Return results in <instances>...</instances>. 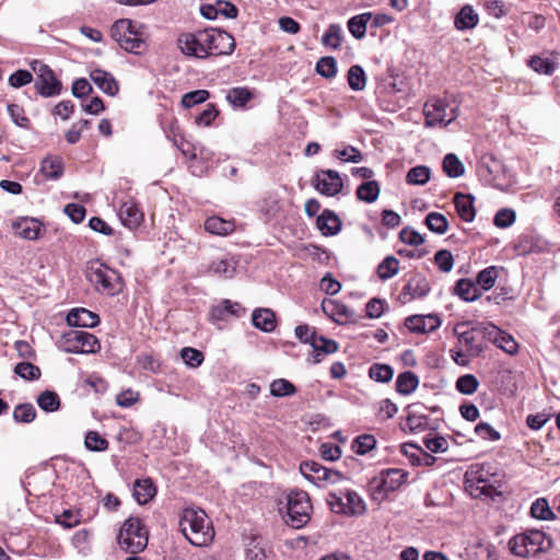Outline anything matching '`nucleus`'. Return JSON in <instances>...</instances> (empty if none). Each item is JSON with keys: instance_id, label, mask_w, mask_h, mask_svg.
I'll list each match as a JSON object with an SVG mask.
<instances>
[{"instance_id": "obj_3", "label": "nucleus", "mask_w": 560, "mask_h": 560, "mask_svg": "<svg viewBox=\"0 0 560 560\" xmlns=\"http://www.w3.org/2000/svg\"><path fill=\"white\" fill-rule=\"evenodd\" d=\"M112 37L128 52L142 54L147 50V27L130 19L116 21L110 28Z\"/></svg>"}, {"instance_id": "obj_54", "label": "nucleus", "mask_w": 560, "mask_h": 560, "mask_svg": "<svg viewBox=\"0 0 560 560\" xmlns=\"http://www.w3.org/2000/svg\"><path fill=\"white\" fill-rule=\"evenodd\" d=\"M372 380L381 383H387L393 378L394 371L387 364H373L369 370Z\"/></svg>"}, {"instance_id": "obj_19", "label": "nucleus", "mask_w": 560, "mask_h": 560, "mask_svg": "<svg viewBox=\"0 0 560 560\" xmlns=\"http://www.w3.org/2000/svg\"><path fill=\"white\" fill-rule=\"evenodd\" d=\"M465 487L466 490L472 497H480L482 494L490 495L491 487L488 486L487 481L479 476V471L469 468L465 474Z\"/></svg>"}, {"instance_id": "obj_21", "label": "nucleus", "mask_w": 560, "mask_h": 560, "mask_svg": "<svg viewBox=\"0 0 560 560\" xmlns=\"http://www.w3.org/2000/svg\"><path fill=\"white\" fill-rule=\"evenodd\" d=\"M67 322L70 326L92 328L98 324L100 317L86 308H75L67 315Z\"/></svg>"}, {"instance_id": "obj_10", "label": "nucleus", "mask_w": 560, "mask_h": 560, "mask_svg": "<svg viewBox=\"0 0 560 560\" xmlns=\"http://www.w3.org/2000/svg\"><path fill=\"white\" fill-rule=\"evenodd\" d=\"M33 72L36 74L35 89L44 97L59 95L61 92V82L55 77L52 70L42 61L34 60L31 63Z\"/></svg>"}, {"instance_id": "obj_36", "label": "nucleus", "mask_w": 560, "mask_h": 560, "mask_svg": "<svg viewBox=\"0 0 560 560\" xmlns=\"http://www.w3.org/2000/svg\"><path fill=\"white\" fill-rule=\"evenodd\" d=\"M380 191L378 183L375 180H369L357 188V197L361 201L371 203L378 198Z\"/></svg>"}, {"instance_id": "obj_1", "label": "nucleus", "mask_w": 560, "mask_h": 560, "mask_svg": "<svg viewBox=\"0 0 560 560\" xmlns=\"http://www.w3.org/2000/svg\"><path fill=\"white\" fill-rule=\"evenodd\" d=\"M177 47L187 57L206 59L211 56L231 55L235 48V39L225 31L206 28L182 34L177 38Z\"/></svg>"}, {"instance_id": "obj_63", "label": "nucleus", "mask_w": 560, "mask_h": 560, "mask_svg": "<svg viewBox=\"0 0 560 560\" xmlns=\"http://www.w3.org/2000/svg\"><path fill=\"white\" fill-rule=\"evenodd\" d=\"M427 425L428 421L424 416L409 413L405 421L404 429L410 432H421L425 430Z\"/></svg>"}, {"instance_id": "obj_51", "label": "nucleus", "mask_w": 560, "mask_h": 560, "mask_svg": "<svg viewBox=\"0 0 560 560\" xmlns=\"http://www.w3.org/2000/svg\"><path fill=\"white\" fill-rule=\"evenodd\" d=\"M398 411V407L390 399H382L376 405L375 416L380 421H386L393 418Z\"/></svg>"}, {"instance_id": "obj_28", "label": "nucleus", "mask_w": 560, "mask_h": 560, "mask_svg": "<svg viewBox=\"0 0 560 560\" xmlns=\"http://www.w3.org/2000/svg\"><path fill=\"white\" fill-rule=\"evenodd\" d=\"M340 220L331 211L325 210L317 218L316 225L323 235H335L340 230Z\"/></svg>"}, {"instance_id": "obj_2", "label": "nucleus", "mask_w": 560, "mask_h": 560, "mask_svg": "<svg viewBox=\"0 0 560 560\" xmlns=\"http://www.w3.org/2000/svg\"><path fill=\"white\" fill-rule=\"evenodd\" d=\"M180 532L194 546H208L214 538L211 522L201 509L186 508L179 516Z\"/></svg>"}, {"instance_id": "obj_13", "label": "nucleus", "mask_w": 560, "mask_h": 560, "mask_svg": "<svg viewBox=\"0 0 560 560\" xmlns=\"http://www.w3.org/2000/svg\"><path fill=\"white\" fill-rule=\"evenodd\" d=\"M101 346L95 336L81 330H72L66 336V351L72 353H95Z\"/></svg>"}, {"instance_id": "obj_11", "label": "nucleus", "mask_w": 560, "mask_h": 560, "mask_svg": "<svg viewBox=\"0 0 560 560\" xmlns=\"http://www.w3.org/2000/svg\"><path fill=\"white\" fill-rule=\"evenodd\" d=\"M454 335L457 337L458 346L466 349L470 357H478L483 348L478 341L477 336L483 335L482 327H470V322H460L454 326Z\"/></svg>"}, {"instance_id": "obj_45", "label": "nucleus", "mask_w": 560, "mask_h": 560, "mask_svg": "<svg viewBox=\"0 0 560 560\" xmlns=\"http://www.w3.org/2000/svg\"><path fill=\"white\" fill-rule=\"evenodd\" d=\"M342 42V28L338 24H330L322 37V44L326 47L338 49Z\"/></svg>"}, {"instance_id": "obj_41", "label": "nucleus", "mask_w": 560, "mask_h": 560, "mask_svg": "<svg viewBox=\"0 0 560 560\" xmlns=\"http://www.w3.org/2000/svg\"><path fill=\"white\" fill-rule=\"evenodd\" d=\"M428 229L436 234H445L448 229L446 217L439 212H430L424 220Z\"/></svg>"}, {"instance_id": "obj_64", "label": "nucleus", "mask_w": 560, "mask_h": 560, "mask_svg": "<svg viewBox=\"0 0 560 560\" xmlns=\"http://www.w3.org/2000/svg\"><path fill=\"white\" fill-rule=\"evenodd\" d=\"M56 522L66 528H72L81 523V514L72 510H65L56 516Z\"/></svg>"}, {"instance_id": "obj_58", "label": "nucleus", "mask_w": 560, "mask_h": 560, "mask_svg": "<svg viewBox=\"0 0 560 560\" xmlns=\"http://www.w3.org/2000/svg\"><path fill=\"white\" fill-rule=\"evenodd\" d=\"M14 372L16 375L27 381L37 380L40 376L39 368L30 362H21L16 364Z\"/></svg>"}, {"instance_id": "obj_24", "label": "nucleus", "mask_w": 560, "mask_h": 560, "mask_svg": "<svg viewBox=\"0 0 560 560\" xmlns=\"http://www.w3.org/2000/svg\"><path fill=\"white\" fill-rule=\"evenodd\" d=\"M310 345L312 346L315 355L314 362H320L322 354H331L338 350V345L335 340L324 338L322 336L312 335Z\"/></svg>"}, {"instance_id": "obj_62", "label": "nucleus", "mask_w": 560, "mask_h": 560, "mask_svg": "<svg viewBox=\"0 0 560 560\" xmlns=\"http://www.w3.org/2000/svg\"><path fill=\"white\" fill-rule=\"evenodd\" d=\"M434 262L442 272H450L454 267V258L450 250L441 249L434 255Z\"/></svg>"}, {"instance_id": "obj_55", "label": "nucleus", "mask_w": 560, "mask_h": 560, "mask_svg": "<svg viewBox=\"0 0 560 560\" xmlns=\"http://www.w3.org/2000/svg\"><path fill=\"white\" fill-rule=\"evenodd\" d=\"M376 445V440L371 434L358 436L352 443V450L355 454L364 455L372 451Z\"/></svg>"}, {"instance_id": "obj_56", "label": "nucleus", "mask_w": 560, "mask_h": 560, "mask_svg": "<svg viewBox=\"0 0 560 560\" xmlns=\"http://www.w3.org/2000/svg\"><path fill=\"white\" fill-rule=\"evenodd\" d=\"M316 71L319 75L331 79L337 73V63L334 57H322L316 63Z\"/></svg>"}, {"instance_id": "obj_8", "label": "nucleus", "mask_w": 560, "mask_h": 560, "mask_svg": "<svg viewBox=\"0 0 560 560\" xmlns=\"http://www.w3.org/2000/svg\"><path fill=\"white\" fill-rule=\"evenodd\" d=\"M287 510L291 526L300 528L305 525L312 511L308 494L305 491H291L288 494Z\"/></svg>"}, {"instance_id": "obj_49", "label": "nucleus", "mask_w": 560, "mask_h": 560, "mask_svg": "<svg viewBox=\"0 0 560 560\" xmlns=\"http://www.w3.org/2000/svg\"><path fill=\"white\" fill-rule=\"evenodd\" d=\"M295 386L284 378H278L270 384V394L275 397H284L295 394Z\"/></svg>"}, {"instance_id": "obj_59", "label": "nucleus", "mask_w": 560, "mask_h": 560, "mask_svg": "<svg viewBox=\"0 0 560 560\" xmlns=\"http://www.w3.org/2000/svg\"><path fill=\"white\" fill-rule=\"evenodd\" d=\"M210 96L207 90H196L188 92L182 97V105L186 108L192 107L197 104L206 102Z\"/></svg>"}, {"instance_id": "obj_60", "label": "nucleus", "mask_w": 560, "mask_h": 560, "mask_svg": "<svg viewBox=\"0 0 560 560\" xmlns=\"http://www.w3.org/2000/svg\"><path fill=\"white\" fill-rule=\"evenodd\" d=\"M399 240L407 245L416 247L424 243V236L410 226H406L399 232Z\"/></svg>"}, {"instance_id": "obj_16", "label": "nucleus", "mask_w": 560, "mask_h": 560, "mask_svg": "<svg viewBox=\"0 0 560 560\" xmlns=\"http://www.w3.org/2000/svg\"><path fill=\"white\" fill-rule=\"evenodd\" d=\"M527 66L538 74L552 75L558 68L555 52L534 55L527 60Z\"/></svg>"}, {"instance_id": "obj_14", "label": "nucleus", "mask_w": 560, "mask_h": 560, "mask_svg": "<svg viewBox=\"0 0 560 560\" xmlns=\"http://www.w3.org/2000/svg\"><path fill=\"white\" fill-rule=\"evenodd\" d=\"M483 337L490 342L494 343L497 347L502 349L509 354H514L518 350V343L514 340V338L499 329L497 326L492 324H487L482 326Z\"/></svg>"}, {"instance_id": "obj_35", "label": "nucleus", "mask_w": 560, "mask_h": 560, "mask_svg": "<svg viewBox=\"0 0 560 560\" xmlns=\"http://www.w3.org/2000/svg\"><path fill=\"white\" fill-rule=\"evenodd\" d=\"M419 380L412 372H404L396 380V390L401 395H409L418 387Z\"/></svg>"}, {"instance_id": "obj_23", "label": "nucleus", "mask_w": 560, "mask_h": 560, "mask_svg": "<svg viewBox=\"0 0 560 560\" xmlns=\"http://www.w3.org/2000/svg\"><path fill=\"white\" fill-rule=\"evenodd\" d=\"M454 205L462 220L471 222L475 219L474 198L470 195L457 192L454 196Z\"/></svg>"}, {"instance_id": "obj_17", "label": "nucleus", "mask_w": 560, "mask_h": 560, "mask_svg": "<svg viewBox=\"0 0 560 560\" xmlns=\"http://www.w3.org/2000/svg\"><path fill=\"white\" fill-rule=\"evenodd\" d=\"M236 267L237 260L233 256L224 254L212 259L209 271L218 277L231 279L236 272Z\"/></svg>"}, {"instance_id": "obj_25", "label": "nucleus", "mask_w": 560, "mask_h": 560, "mask_svg": "<svg viewBox=\"0 0 560 560\" xmlns=\"http://www.w3.org/2000/svg\"><path fill=\"white\" fill-rule=\"evenodd\" d=\"M253 325L266 332L276 328V315L269 308L255 310L252 315Z\"/></svg>"}, {"instance_id": "obj_30", "label": "nucleus", "mask_w": 560, "mask_h": 560, "mask_svg": "<svg viewBox=\"0 0 560 560\" xmlns=\"http://www.w3.org/2000/svg\"><path fill=\"white\" fill-rule=\"evenodd\" d=\"M234 223L232 221L224 220L219 217L208 218L205 222V229L207 232L224 236L234 231Z\"/></svg>"}, {"instance_id": "obj_31", "label": "nucleus", "mask_w": 560, "mask_h": 560, "mask_svg": "<svg viewBox=\"0 0 560 560\" xmlns=\"http://www.w3.org/2000/svg\"><path fill=\"white\" fill-rule=\"evenodd\" d=\"M133 490L135 498L139 504L148 503L154 498L156 493L155 486L150 479L137 480Z\"/></svg>"}, {"instance_id": "obj_9", "label": "nucleus", "mask_w": 560, "mask_h": 560, "mask_svg": "<svg viewBox=\"0 0 560 560\" xmlns=\"http://www.w3.org/2000/svg\"><path fill=\"white\" fill-rule=\"evenodd\" d=\"M300 471L308 481L320 488H327L343 480L342 474L324 467L316 462L302 463Z\"/></svg>"}, {"instance_id": "obj_40", "label": "nucleus", "mask_w": 560, "mask_h": 560, "mask_svg": "<svg viewBox=\"0 0 560 560\" xmlns=\"http://www.w3.org/2000/svg\"><path fill=\"white\" fill-rule=\"evenodd\" d=\"M253 97L247 88H233L228 91L226 100L234 107H244Z\"/></svg>"}, {"instance_id": "obj_38", "label": "nucleus", "mask_w": 560, "mask_h": 560, "mask_svg": "<svg viewBox=\"0 0 560 560\" xmlns=\"http://www.w3.org/2000/svg\"><path fill=\"white\" fill-rule=\"evenodd\" d=\"M346 500V515H362L365 513V503L355 491L348 490Z\"/></svg>"}, {"instance_id": "obj_44", "label": "nucleus", "mask_w": 560, "mask_h": 560, "mask_svg": "<svg viewBox=\"0 0 560 560\" xmlns=\"http://www.w3.org/2000/svg\"><path fill=\"white\" fill-rule=\"evenodd\" d=\"M431 177V171L425 165L410 168L406 175V182L410 185H424Z\"/></svg>"}, {"instance_id": "obj_48", "label": "nucleus", "mask_w": 560, "mask_h": 560, "mask_svg": "<svg viewBox=\"0 0 560 560\" xmlns=\"http://www.w3.org/2000/svg\"><path fill=\"white\" fill-rule=\"evenodd\" d=\"M180 358L190 369L200 366L205 360L203 353L201 351L190 347H185L180 350Z\"/></svg>"}, {"instance_id": "obj_5", "label": "nucleus", "mask_w": 560, "mask_h": 560, "mask_svg": "<svg viewBox=\"0 0 560 560\" xmlns=\"http://www.w3.org/2000/svg\"><path fill=\"white\" fill-rule=\"evenodd\" d=\"M118 544L130 553L144 550L148 545V532L139 518L130 517L124 523L119 530Z\"/></svg>"}, {"instance_id": "obj_20", "label": "nucleus", "mask_w": 560, "mask_h": 560, "mask_svg": "<svg viewBox=\"0 0 560 560\" xmlns=\"http://www.w3.org/2000/svg\"><path fill=\"white\" fill-rule=\"evenodd\" d=\"M430 291V284L422 275H413L402 289L401 295L408 296L409 300L425 296Z\"/></svg>"}, {"instance_id": "obj_6", "label": "nucleus", "mask_w": 560, "mask_h": 560, "mask_svg": "<svg viewBox=\"0 0 560 560\" xmlns=\"http://www.w3.org/2000/svg\"><path fill=\"white\" fill-rule=\"evenodd\" d=\"M425 125L429 127L447 126L458 116V106L452 104L447 98H430L423 108Z\"/></svg>"}, {"instance_id": "obj_39", "label": "nucleus", "mask_w": 560, "mask_h": 560, "mask_svg": "<svg viewBox=\"0 0 560 560\" xmlns=\"http://www.w3.org/2000/svg\"><path fill=\"white\" fill-rule=\"evenodd\" d=\"M376 272L381 280H387L393 278L399 272V260L394 256H387L377 266Z\"/></svg>"}, {"instance_id": "obj_33", "label": "nucleus", "mask_w": 560, "mask_h": 560, "mask_svg": "<svg viewBox=\"0 0 560 560\" xmlns=\"http://www.w3.org/2000/svg\"><path fill=\"white\" fill-rule=\"evenodd\" d=\"M455 293L467 302L476 301L480 296L478 287L470 280L460 279L455 285Z\"/></svg>"}, {"instance_id": "obj_7", "label": "nucleus", "mask_w": 560, "mask_h": 560, "mask_svg": "<svg viewBox=\"0 0 560 560\" xmlns=\"http://www.w3.org/2000/svg\"><path fill=\"white\" fill-rule=\"evenodd\" d=\"M406 480V474L401 469L390 468L381 471L371 481L372 499L382 502L387 495L397 490Z\"/></svg>"}, {"instance_id": "obj_42", "label": "nucleus", "mask_w": 560, "mask_h": 560, "mask_svg": "<svg viewBox=\"0 0 560 560\" xmlns=\"http://www.w3.org/2000/svg\"><path fill=\"white\" fill-rule=\"evenodd\" d=\"M40 172L48 179H56L62 174V164L59 158H46L42 161Z\"/></svg>"}, {"instance_id": "obj_52", "label": "nucleus", "mask_w": 560, "mask_h": 560, "mask_svg": "<svg viewBox=\"0 0 560 560\" xmlns=\"http://www.w3.org/2000/svg\"><path fill=\"white\" fill-rule=\"evenodd\" d=\"M479 386L477 377L472 374L459 376L456 381V389L464 395L474 394Z\"/></svg>"}, {"instance_id": "obj_37", "label": "nucleus", "mask_w": 560, "mask_h": 560, "mask_svg": "<svg viewBox=\"0 0 560 560\" xmlns=\"http://www.w3.org/2000/svg\"><path fill=\"white\" fill-rule=\"evenodd\" d=\"M530 515L537 520H557L558 516L551 511L545 498L537 499L530 506Z\"/></svg>"}, {"instance_id": "obj_32", "label": "nucleus", "mask_w": 560, "mask_h": 560, "mask_svg": "<svg viewBox=\"0 0 560 560\" xmlns=\"http://www.w3.org/2000/svg\"><path fill=\"white\" fill-rule=\"evenodd\" d=\"M478 14L470 5H465L455 18V26L457 30H470L478 23Z\"/></svg>"}, {"instance_id": "obj_29", "label": "nucleus", "mask_w": 560, "mask_h": 560, "mask_svg": "<svg viewBox=\"0 0 560 560\" xmlns=\"http://www.w3.org/2000/svg\"><path fill=\"white\" fill-rule=\"evenodd\" d=\"M14 228L19 236L26 240H37L40 235L42 224L35 219H23Z\"/></svg>"}, {"instance_id": "obj_57", "label": "nucleus", "mask_w": 560, "mask_h": 560, "mask_svg": "<svg viewBox=\"0 0 560 560\" xmlns=\"http://www.w3.org/2000/svg\"><path fill=\"white\" fill-rule=\"evenodd\" d=\"M84 444L88 450L93 452H102L108 448V441L95 431L86 433Z\"/></svg>"}, {"instance_id": "obj_53", "label": "nucleus", "mask_w": 560, "mask_h": 560, "mask_svg": "<svg viewBox=\"0 0 560 560\" xmlns=\"http://www.w3.org/2000/svg\"><path fill=\"white\" fill-rule=\"evenodd\" d=\"M36 417V410L31 404H21L13 410V419L21 423H31Z\"/></svg>"}, {"instance_id": "obj_18", "label": "nucleus", "mask_w": 560, "mask_h": 560, "mask_svg": "<svg viewBox=\"0 0 560 560\" xmlns=\"http://www.w3.org/2000/svg\"><path fill=\"white\" fill-rule=\"evenodd\" d=\"M119 218L121 223L130 229L135 230L143 222V213L133 201H126L120 206Z\"/></svg>"}, {"instance_id": "obj_27", "label": "nucleus", "mask_w": 560, "mask_h": 560, "mask_svg": "<svg viewBox=\"0 0 560 560\" xmlns=\"http://www.w3.org/2000/svg\"><path fill=\"white\" fill-rule=\"evenodd\" d=\"M241 311L242 307L238 303L224 300L219 305L212 307L210 316L213 320H228L231 316H240Z\"/></svg>"}, {"instance_id": "obj_26", "label": "nucleus", "mask_w": 560, "mask_h": 560, "mask_svg": "<svg viewBox=\"0 0 560 560\" xmlns=\"http://www.w3.org/2000/svg\"><path fill=\"white\" fill-rule=\"evenodd\" d=\"M90 78L104 93L113 96L118 92V85L109 73L95 69L91 71Z\"/></svg>"}, {"instance_id": "obj_61", "label": "nucleus", "mask_w": 560, "mask_h": 560, "mask_svg": "<svg viewBox=\"0 0 560 560\" xmlns=\"http://www.w3.org/2000/svg\"><path fill=\"white\" fill-rule=\"evenodd\" d=\"M497 277L498 270L495 267L486 268L478 273L477 284L483 290H489L494 285Z\"/></svg>"}, {"instance_id": "obj_50", "label": "nucleus", "mask_w": 560, "mask_h": 560, "mask_svg": "<svg viewBox=\"0 0 560 560\" xmlns=\"http://www.w3.org/2000/svg\"><path fill=\"white\" fill-rule=\"evenodd\" d=\"M527 245H529L527 253H542L549 249V242L536 230H530L529 234H527Z\"/></svg>"}, {"instance_id": "obj_22", "label": "nucleus", "mask_w": 560, "mask_h": 560, "mask_svg": "<svg viewBox=\"0 0 560 560\" xmlns=\"http://www.w3.org/2000/svg\"><path fill=\"white\" fill-rule=\"evenodd\" d=\"M552 547V540L545 533L527 529V555L546 552Z\"/></svg>"}, {"instance_id": "obj_34", "label": "nucleus", "mask_w": 560, "mask_h": 560, "mask_svg": "<svg viewBox=\"0 0 560 560\" xmlns=\"http://www.w3.org/2000/svg\"><path fill=\"white\" fill-rule=\"evenodd\" d=\"M372 13H362L351 18L348 21V30L357 39H361L365 36L366 24L371 19Z\"/></svg>"}, {"instance_id": "obj_47", "label": "nucleus", "mask_w": 560, "mask_h": 560, "mask_svg": "<svg viewBox=\"0 0 560 560\" xmlns=\"http://www.w3.org/2000/svg\"><path fill=\"white\" fill-rule=\"evenodd\" d=\"M443 170L447 176L456 178L464 174L465 167L459 159L453 154H447L443 160Z\"/></svg>"}, {"instance_id": "obj_4", "label": "nucleus", "mask_w": 560, "mask_h": 560, "mask_svg": "<svg viewBox=\"0 0 560 560\" xmlns=\"http://www.w3.org/2000/svg\"><path fill=\"white\" fill-rule=\"evenodd\" d=\"M85 275L89 282L102 294L112 296L121 290L119 275L98 260L89 262Z\"/></svg>"}, {"instance_id": "obj_12", "label": "nucleus", "mask_w": 560, "mask_h": 560, "mask_svg": "<svg viewBox=\"0 0 560 560\" xmlns=\"http://www.w3.org/2000/svg\"><path fill=\"white\" fill-rule=\"evenodd\" d=\"M313 187L322 195L332 197L343 188V180L337 171L320 170L312 179Z\"/></svg>"}, {"instance_id": "obj_43", "label": "nucleus", "mask_w": 560, "mask_h": 560, "mask_svg": "<svg viewBox=\"0 0 560 560\" xmlns=\"http://www.w3.org/2000/svg\"><path fill=\"white\" fill-rule=\"evenodd\" d=\"M348 83L351 90L353 91H362L366 85V77L363 68L361 66L354 65L351 66L348 70Z\"/></svg>"}, {"instance_id": "obj_46", "label": "nucleus", "mask_w": 560, "mask_h": 560, "mask_svg": "<svg viewBox=\"0 0 560 560\" xmlns=\"http://www.w3.org/2000/svg\"><path fill=\"white\" fill-rule=\"evenodd\" d=\"M37 405L46 412L57 411L60 407V399L55 392L45 390L37 397Z\"/></svg>"}, {"instance_id": "obj_15", "label": "nucleus", "mask_w": 560, "mask_h": 560, "mask_svg": "<svg viewBox=\"0 0 560 560\" xmlns=\"http://www.w3.org/2000/svg\"><path fill=\"white\" fill-rule=\"evenodd\" d=\"M406 327L417 334H425L438 329L441 319L436 315H412L406 318Z\"/></svg>"}]
</instances>
